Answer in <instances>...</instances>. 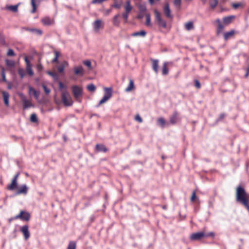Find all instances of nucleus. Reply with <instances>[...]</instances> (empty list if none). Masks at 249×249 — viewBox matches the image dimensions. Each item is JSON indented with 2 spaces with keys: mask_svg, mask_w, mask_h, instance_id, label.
<instances>
[{
  "mask_svg": "<svg viewBox=\"0 0 249 249\" xmlns=\"http://www.w3.org/2000/svg\"><path fill=\"white\" fill-rule=\"evenodd\" d=\"M74 73L76 75L83 76L84 75V69L81 66H75L73 68Z\"/></svg>",
  "mask_w": 249,
  "mask_h": 249,
  "instance_id": "16",
  "label": "nucleus"
},
{
  "mask_svg": "<svg viewBox=\"0 0 249 249\" xmlns=\"http://www.w3.org/2000/svg\"><path fill=\"white\" fill-rule=\"evenodd\" d=\"M119 17H120L119 14H117L114 16L113 19H112V23H113V25L117 26V27L119 26V25L120 23V21L119 19Z\"/></svg>",
  "mask_w": 249,
  "mask_h": 249,
  "instance_id": "22",
  "label": "nucleus"
},
{
  "mask_svg": "<svg viewBox=\"0 0 249 249\" xmlns=\"http://www.w3.org/2000/svg\"><path fill=\"white\" fill-rule=\"evenodd\" d=\"M31 216L29 213L24 211H20L19 214L15 216L13 219H19L22 221H29L31 219Z\"/></svg>",
  "mask_w": 249,
  "mask_h": 249,
  "instance_id": "3",
  "label": "nucleus"
},
{
  "mask_svg": "<svg viewBox=\"0 0 249 249\" xmlns=\"http://www.w3.org/2000/svg\"><path fill=\"white\" fill-rule=\"evenodd\" d=\"M215 236V233L213 232H210L207 233H205V237H211L213 238Z\"/></svg>",
  "mask_w": 249,
  "mask_h": 249,
  "instance_id": "48",
  "label": "nucleus"
},
{
  "mask_svg": "<svg viewBox=\"0 0 249 249\" xmlns=\"http://www.w3.org/2000/svg\"><path fill=\"white\" fill-rule=\"evenodd\" d=\"M143 15L141 13L140 14H139L138 15V16H137V18L139 19H141L143 18Z\"/></svg>",
  "mask_w": 249,
  "mask_h": 249,
  "instance_id": "61",
  "label": "nucleus"
},
{
  "mask_svg": "<svg viewBox=\"0 0 249 249\" xmlns=\"http://www.w3.org/2000/svg\"><path fill=\"white\" fill-rule=\"evenodd\" d=\"M83 63L86 66L89 70H92L91 63L89 60H86L83 62Z\"/></svg>",
  "mask_w": 249,
  "mask_h": 249,
  "instance_id": "39",
  "label": "nucleus"
},
{
  "mask_svg": "<svg viewBox=\"0 0 249 249\" xmlns=\"http://www.w3.org/2000/svg\"><path fill=\"white\" fill-rule=\"evenodd\" d=\"M231 5L233 8L235 9H236L239 7L243 8L245 6L244 4L242 2L233 3Z\"/></svg>",
  "mask_w": 249,
  "mask_h": 249,
  "instance_id": "33",
  "label": "nucleus"
},
{
  "mask_svg": "<svg viewBox=\"0 0 249 249\" xmlns=\"http://www.w3.org/2000/svg\"><path fill=\"white\" fill-rule=\"evenodd\" d=\"M235 34V31L234 30H232L230 32H226L224 34L223 36L225 40H227L230 38L233 37Z\"/></svg>",
  "mask_w": 249,
  "mask_h": 249,
  "instance_id": "19",
  "label": "nucleus"
},
{
  "mask_svg": "<svg viewBox=\"0 0 249 249\" xmlns=\"http://www.w3.org/2000/svg\"><path fill=\"white\" fill-rule=\"evenodd\" d=\"M156 19L158 22V24L160 27H162L163 28H166L167 24L166 21L162 19L160 16V13L157 10L154 11Z\"/></svg>",
  "mask_w": 249,
  "mask_h": 249,
  "instance_id": "6",
  "label": "nucleus"
},
{
  "mask_svg": "<svg viewBox=\"0 0 249 249\" xmlns=\"http://www.w3.org/2000/svg\"><path fill=\"white\" fill-rule=\"evenodd\" d=\"M20 231L23 234L25 240H27L30 236V234L29 231V226L25 225L21 227L20 229Z\"/></svg>",
  "mask_w": 249,
  "mask_h": 249,
  "instance_id": "10",
  "label": "nucleus"
},
{
  "mask_svg": "<svg viewBox=\"0 0 249 249\" xmlns=\"http://www.w3.org/2000/svg\"><path fill=\"white\" fill-rule=\"evenodd\" d=\"M1 74L2 76V80L4 82H6V75H5V69L3 68H1Z\"/></svg>",
  "mask_w": 249,
  "mask_h": 249,
  "instance_id": "45",
  "label": "nucleus"
},
{
  "mask_svg": "<svg viewBox=\"0 0 249 249\" xmlns=\"http://www.w3.org/2000/svg\"><path fill=\"white\" fill-rule=\"evenodd\" d=\"M29 93H31V92H32L33 93L34 96L36 98H37L38 97L39 94V92L36 91L33 88H32L31 87H29Z\"/></svg>",
  "mask_w": 249,
  "mask_h": 249,
  "instance_id": "32",
  "label": "nucleus"
},
{
  "mask_svg": "<svg viewBox=\"0 0 249 249\" xmlns=\"http://www.w3.org/2000/svg\"><path fill=\"white\" fill-rule=\"evenodd\" d=\"M140 11L141 13L142 12H144L146 10V8L145 6L143 5H141L139 7Z\"/></svg>",
  "mask_w": 249,
  "mask_h": 249,
  "instance_id": "52",
  "label": "nucleus"
},
{
  "mask_svg": "<svg viewBox=\"0 0 249 249\" xmlns=\"http://www.w3.org/2000/svg\"><path fill=\"white\" fill-rule=\"evenodd\" d=\"M3 99L4 101V104L6 106H9V93L6 91H2V92Z\"/></svg>",
  "mask_w": 249,
  "mask_h": 249,
  "instance_id": "20",
  "label": "nucleus"
},
{
  "mask_svg": "<svg viewBox=\"0 0 249 249\" xmlns=\"http://www.w3.org/2000/svg\"><path fill=\"white\" fill-rule=\"evenodd\" d=\"M19 176V173H18L15 175L11 180L10 184H8L6 188L10 191H13L17 188L18 186V180Z\"/></svg>",
  "mask_w": 249,
  "mask_h": 249,
  "instance_id": "5",
  "label": "nucleus"
},
{
  "mask_svg": "<svg viewBox=\"0 0 249 249\" xmlns=\"http://www.w3.org/2000/svg\"><path fill=\"white\" fill-rule=\"evenodd\" d=\"M31 31L36 32L37 34L40 35L42 34V31L39 29H32Z\"/></svg>",
  "mask_w": 249,
  "mask_h": 249,
  "instance_id": "57",
  "label": "nucleus"
},
{
  "mask_svg": "<svg viewBox=\"0 0 249 249\" xmlns=\"http://www.w3.org/2000/svg\"><path fill=\"white\" fill-rule=\"evenodd\" d=\"M190 201L191 202H198L199 198L196 196V191H193L192 196L190 198Z\"/></svg>",
  "mask_w": 249,
  "mask_h": 249,
  "instance_id": "30",
  "label": "nucleus"
},
{
  "mask_svg": "<svg viewBox=\"0 0 249 249\" xmlns=\"http://www.w3.org/2000/svg\"><path fill=\"white\" fill-rule=\"evenodd\" d=\"M129 14L124 12L122 14V17L124 19L125 22H126L128 18Z\"/></svg>",
  "mask_w": 249,
  "mask_h": 249,
  "instance_id": "49",
  "label": "nucleus"
},
{
  "mask_svg": "<svg viewBox=\"0 0 249 249\" xmlns=\"http://www.w3.org/2000/svg\"><path fill=\"white\" fill-rule=\"evenodd\" d=\"M135 88L134 83L132 79H129V85L128 87L125 89L126 92H130L134 89Z\"/></svg>",
  "mask_w": 249,
  "mask_h": 249,
  "instance_id": "23",
  "label": "nucleus"
},
{
  "mask_svg": "<svg viewBox=\"0 0 249 249\" xmlns=\"http://www.w3.org/2000/svg\"><path fill=\"white\" fill-rule=\"evenodd\" d=\"M26 70L30 76H32L34 75V72L32 69V65L26 66Z\"/></svg>",
  "mask_w": 249,
  "mask_h": 249,
  "instance_id": "34",
  "label": "nucleus"
},
{
  "mask_svg": "<svg viewBox=\"0 0 249 249\" xmlns=\"http://www.w3.org/2000/svg\"><path fill=\"white\" fill-rule=\"evenodd\" d=\"M61 98L62 102L65 106H71L72 105V99L67 91L62 93Z\"/></svg>",
  "mask_w": 249,
  "mask_h": 249,
  "instance_id": "4",
  "label": "nucleus"
},
{
  "mask_svg": "<svg viewBox=\"0 0 249 249\" xmlns=\"http://www.w3.org/2000/svg\"><path fill=\"white\" fill-rule=\"evenodd\" d=\"M54 54H55V57L52 60V63H53L58 62V57L59 56V53L57 51H55Z\"/></svg>",
  "mask_w": 249,
  "mask_h": 249,
  "instance_id": "40",
  "label": "nucleus"
},
{
  "mask_svg": "<svg viewBox=\"0 0 249 249\" xmlns=\"http://www.w3.org/2000/svg\"><path fill=\"white\" fill-rule=\"evenodd\" d=\"M163 12L165 15V16L170 18H173L172 15L171 13V10L169 7V4L168 3H165L163 6Z\"/></svg>",
  "mask_w": 249,
  "mask_h": 249,
  "instance_id": "14",
  "label": "nucleus"
},
{
  "mask_svg": "<svg viewBox=\"0 0 249 249\" xmlns=\"http://www.w3.org/2000/svg\"><path fill=\"white\" fill-rule=\"evenodd\" d=\"M107 0H92V3H101Z\"/></svg>",
  "mask_w": 249,
  "mask_h": 249,
  "instance_id": "54",
  "label": "nucleus"
},
{
  "mask_svg": "<svg viewBox=\"0 0 249 249\" xmlns=\"http://www.w3.org/2000/svg\"><path fill=\"white\" fill-rule=\"evenodd\" d=\"M37 68L38 71H41L42 69V66L41 64H38L37 66Z\"/></svg>",
  "mask_w": 249,
  "mask_h": 249,
  "instance_id": "62",
  "label": "nucleus"
},
{
  "mask_svg": "<svg viewBox=\"0 0 249 249\" xmlns=\"http://www.w3.org/2000/svg\"><path fill=\"white\" fill-rule=\"evenodd\" d=\"M69 66V63L67 61H64L60 65L57 67V69L59 73L63 72L65 68Z\"/></svg>",
  "mask_w": 249,
  "mask_h": 249,
  "instance_id": "18",
  "label": "nucleus"
},
{
  "mask_svg": "<svg viewBox=\"0 0 249 249\" xmlns=\"http://www.w3.org/2000/svg\"><path fill=\"white\" fill-rule=\"evenodd\" d=\"M104 91L105 92V94L104 95L105 96L107 97L108 98H110L112 96V88H105Z\"/></svg>",
  "mask_w": 249,
  "mask_h": 249,
  "instance_id": "27",
  "label": "nucleus"
},
{
  "mask_svg": "<svg viewBox=\"0 0 249 249\" xmlns=\"http://www.w3.org/2000/svg\"><path fill=\"white\" fill-rule=\"evenodd\" d=\"M42 23L45 26H50L54 23V20L50 17H45L41 19Z\"/></svg>",
  "mask_w": 249,
  "mask_h": 249,
  "instance_id": "12",
  "label": "nucleus"
},
{
  "mask_svg": "<svg viewBox=\"0 0 249 249\" xmlns=\"http://www.w3.org/2000/svg\"><path fill=\"white\" fill-rule=\"evenodd\" d=\"M146 35V32L144 30H141L139 32H134L131 34L132 36H142L144 37Z\"/></svg>",
  "mask_w": 249,
  "mask_h": 249,
  "instance_id": "24",
  "label": "nucleus"
},
{
  "mask_svg": "<svg viewBox=\"0 0 249 249\" xmlns=\"http://www.w3.org/2000/svg\"><path fill=\"white\" fill-rule=\"evenodd\" d=\"M145 16L146 18L145 25L150 27L151 26L150 15L148 13H146Z\"/></svg>",
  "mask_w": 249,
  "mask_h": 249,
  "instance_id": "31",
  "label": "nucleus"
},
{
  "mask_svg": "<svg viewBox=\"0 0 249 249\" xmlns=\"http://www.w3.org/2000/svg\"><path fill=\"white\" fill-rule=\"evenodd\" d=\"M236 201L243 205L249 212V195L241 185L238 186L236 189Z\"/></svg>",
  "mask_w": 249,
  "mask_h": 249,
  "instance_id": "1",
  "label": "nucleus"
},
{
  "mask_svg": "<svg viewBox=\"0 0 249 249\" xmlns=\"http://www.w3.org/2000/svg\"><path fill=\"white\" fill-rule=\"evenodd\" d=\"M73 95L75 99H78L82 95L83 89L78 86H73L71 87Z\"/></svg>",
  "mask_w": 249,
  "mask_h": 249,
  "instance_id": "7",
  "label": "nucleus"
},
{
  "mask_svg": "<svg viewBox=\"0 0 249 249\" xmlns=\"http://www.w3.org/2000/svg\"><path fill=\"white\" fill-rule=\"evenodd\" d=\"M205 233L204 231L193 233L190 236L191 241L200 240L205 237Z\"/></svg>",
  "mask_w": 249,
  "mask_h": 249,
  "instance_id": "8",
  "label": "nucleus"
},
{
  "mask_svg": "<svg viewBox=\"0 0 249 249\" xmlns=\"http://www.w3.org/2000/svg\"><path fill=\"white\" fill-rule=\"evenodd\" d=\"M96 149L98 151H102L106 152L107 151V149L104 144H97L96 145Z\"/></svg>",
  "mask_w": 249,
  "mask_h": 249,
  "instance_id": "26",
  "label": "nucleus"
},
{
  "mask_svg": "<svg viewBox=\"0 0 249 249\" xmlns=\"http://www.w3.org/2000/svg\"><path fill=\"white\" fill-rule=\"evenodd\" d=\"M148 1L151 5H153L154 3V0H148Z\"/></svg>",
  "mask_w": 249,
  "mask_h": 249,
  "instance_id": "64",
  "label": "nucleus"
},
{
  "mask_svg": "<svg viewBox=\"0 0 249 249\" xmlns=\"http://www.w3.org/2000/svg\"><path fill=\"white\" fill-rule=\"evenodd\" d=\"M24 60H25V63H26V66L31 65V64L30 63V61L29 60V59L27 58V57H25L24 58Z\"/></svg>",
  "mask_w": 249,
  "mask_h": 249,
  "instance_id": "58",
  "label": "nucleus"
},
{
  "mask_svg": "<svg viewBox=\"0 0 249 249\" xmlns=\"http://www.w3.org/2000/svg\"><path fill=\"white\" fill-rule=\"evenodd\" d=\"M174 3L175 5L179 6L181 3V0H174Z\"/></svg>",
  "mask_w": 249,
  "mask_h": 249,
  "instance_id": "55",
  "label": "nucleus"
},
{
  "mask_svg": "<svg viewBox=\"0 0 249 249\" xmlns=\"http://www.w3.org/2000/svg\"><path fill=\"white\" fill-rule=\"evenodd\" d=\"M235 18V17L234 16L225 17L223 18V23L221 22V21L219 18L216 19L215 22L217 24V35H219L221 33L225 28V26L231 24Z\"/></svg>",
  "mask_w": 249,
  "mask_h": 249,
  "instance_id": "2",
  "label": "nucleus"
},
{
  "mask_svg": "<svg viewBox=\"0 0 249 249\" xmlns=\"http://www.w3.org/2000/svg\"><path fill=\"white\" fill-rule=\"evenodd\" d=\"M217 3H218L217 0H213L211 1L210 2L211 7L212 9L214 8L217 5Z\"/></svg>",
  "mask_w": 249,
  "mask_h": 249,
  "instance_id": "42",
  "label": "nucleus"
},
{
  "mask_svg": "<svg viewBox=\"0 0 249 249\" xmlns=\"http://www.w3.org/2000/svg\"><path fill=\"white\" fill-rule=\"evenodd\" d=\"M23 102V109H25L29 107H33V105L30 100H27L25 97L22 98Z\"/></svg>",
  "mask_w": 249,
  "mask_h": 249,
  "instance_id": "17",
  "label": "nucleus"
},
{
  "mask_svg": "<svg viewBox=\"0 0 249 249\" xmlns=\"http://www.w3.org/2000/svg\"><path fill=\"white\" fill-rule=\"evenodd\" d=\"M94 31L97 33L100 29L104 28V22L101 19H97L93 23Z\"/></svg>",
  "mask_w": 249,
  "mask_h": 249,
  "instance_id": "9",
  "label": "nucleus"
},
{
  "mask_svg": "<svg viewBox=\"0 0 249 249\" xmlns=\"http://www.w3.org/2000/svg\"><path fill=\"white\" fill-rule=\"evenodd\" d=\"M225 116H226L225 113H222L220 114V115H219V117L218 119V121H220L223 120L224 118L225 117Z\"/></svg>",
  "mask_w": 249,
  "mask_h": 249,
  "instance_id": "53",
  "label": "nucleus"
},
{
  "mask_svg": "<svg viewBox=\"0 0 249 249\" xmlns=\"http://www.w3.org/2000/svg\"><path fill=\"white\" fill-rule=\"evenodd\" d=\"M249 66L248 67V68L246 69V73L245 74V77H247L249 76Z\"/></svg>",
  "mask_w": 249,
  "mask_h": 249,
  "instance_id": "59",
  "label": "nucleus"
},
{
  "mask_svg": "<svg viewBox=\"0 0 249 249\" xmlns=\"http://www.w3.org/2000/svg\"><path fill=\"white\" fill-rule=\"evenodd\" d=\"M30 121L32 123H37L38 119L36 114L33 113L31 114L30 117Z\"/></svg>",
  "mask_w": 249,
  "mask_h": 249,
  "instance_id": "36",
  "label": "nucleus"
},
{
  "mask_svg": "<svg viewBox=\"0 0 249 249\" xmlns=\"http://www.w3.org/2000/svg\"><path fill=\"white\" fill-rule=\"evenodd\" d=\"M125 13L129 14V13L132 10L133 7L131 5L130 1L128 0L125 3V5L124 6Z\"/></svg>",
  "mask_w": 249,
  "mask_h": 249,
  "instance_id": "21",
  "label": "nucleus"
},
{
  "mask_svg": "<svg viewBox=\"0 0 249 249\" xmlns=\"http://www.w3.org/2000/svg\"><path fill=\"white\" fill-rule=\"evenodd\" d=\"M42 87L46 94H48L50 93V89H48L45 85H43Z\"/></svg>",
  "mask_w": 249,
  "mask_h": 249,
  "instance_id": "50",
  "label": "nucleus"
},
{
  "mask_svg": "<svg viewBox=\"0 0 249 249\" xmlns=\"http://www.w3.org/2000/svg\"><path fill=\"white\" fill-rule=\"evenodd\" d=\"M109 98L108 97L107 98V96L106 97L104 96L103 98L100 101L99 104L98 105V107L101 105L102 104L105 103L106 102H107Z\"/></svg>",
  "mask_w": 249,
  "mask_h": 249,
  "instance_id": "44",
  "label": "nucleus"
},
{
  "mask_svg": "<svg viewBox=\"0 0 249 249\" xmlns=\"http://www.w3.org/2000/svg\"><path fill=\"white\" fill-rule=\"evenodd\" d=\"M135 119L139 123H142V119L139 115H137L135 116Z\"/></svg>",
  "mask_w": 249,
  "mask_h": 249,
  "instance_id": "51",
  "label": "nucleus"
},
{
  "mask_svg": "<svg viewBox=\"0 0 249 249\" xmlns=\"http://www.w3.org/2000/svg\"><path fill=\"white\" fill-rule=\"evenodd\" d=\"M194 83H195V86L196 89H200L201 84L198 80L195 79L194 80Z\"/></svg>",
  "mask_w": 249,
  "mask_h": 249,
  "instance_id": "46",
  "label": "nucleus"
},
{
  "mask_svg": "<svg viewBox=\"0 0 249 249\" xmlns=\"http://www.w3.org/2000/svg\"><path fill=\"white\" fill-rule=\"evenodd\" d=\"M59 87L60 89L64 88V85L62 82H59Z\"/></svg>",
  "mask_w": 249,
  "mask_h": 249,
  "instance_id": "60",
  "label": "nucleus"
},
{
  "mask_svg": "<svg viewBox=\"0 0 249 249\" xmlns=\"http://www.w3.org/2000/svg\"><path fill=\"white\" fill-rule=\"evenodd\" d=\"M28 187L26 184H24L19 187L16 192V195L21 194L26 195L28 193Z\"/></svg>",
  "mask_w": 249,
  "mask_h": 249,
  "instance_id": "13",
  "label": "nucleus"
},
{
  "mask_svg": "<svg viewBox=\"0 0 249 249\" xmlns=\"http://www.w3.org/2000/svg\"><path fill=\"white\" fill-rule=\"evenodd\" d=\"M48 73L51 75V76H54L55 75V74L53 72H51V71H49L48 72Z\"/></svg>",
  "mask_w": 249,
  "mask_h": 249,
  "instance_id": "63",
  "label": "nucleus"
},
{
  "mask_svg": "<svg viewBox=\"0 0 249 249\" xmlns=\"http://www.w3.org/2000/svg\"><path fill=\"white\" fill-rule=\"evenodd\" d=\"M179 120L178 113L177 111H175L170 117V123L172 124H175Z\"/></svg>",
  "mask_w": 249,
  "mask_h": 249,
  "instance_id": "15",
  "label": "nucleus"
},
{
  "mask_svg": "<svg viewBox=\"0 0 249 249\" xmlns=\"http://www.w3.org/2000/svg\"><path fill=\"white\" fill-rule=\"evenodd\" d=\"M76 244L74 241L69 242L67 249H76Z\"/></svg>",
  "mask_w": 249,
  "mask_h": 249,
  "instance_id": "35",
  "label": "nucleus"
},
{
  "mask_svg": "<svg viewBox=\"0 0 249 249\" xmlns=\"http://www.w3.org/2000/svg\"><path fill=\"white\" fill-rule=\"evenodd\" d=\"M112 6L115 8L119 9V8H120L121 5L120 3H115Z\"/></svg>",
  "mask_w": 249,
  "mask_h": 249,
  "instance_id": "56",
  "label": "nucleus"
},
{
  "mask_svg": "<svg viewBox=\"0 0 249 249\" xmlns=\"http://www.w3.org/2000/svg\"><path fill=\"white\" fill-rule=\"evenodd\" d=\"M6 64L8 67H13L15 65V62L14 61L11 60H6Z\"/></svg>",
  "mask_w": 249,
  "mask_h": 249,
  "instance_id": "43",
  "label": "nucleus"
},
{
  "mask_svg": "<svg viewBox=\"0 0 249 249\" xmlns=\"http://www.w3.org/2000/svg\"><path fill=\"white\" fill-rule=\"evenodd\" d=\"M87 89L89 91L94 92L96 89V87L93 84H90L87 86Z\"/></svg>",
  "mask_w": 249,
  "mask_h": 249,
  "instance_id": "38",
  "label": "nucleus"
},
{
  "mask_svg": "<svg viewBox=\"0 0 249 249\" xmlns=\"http://www.w3.org/2000/svg\"><path fill=\"white\" fill-rule=\"evenodd\" d=\"M169 69L168 68V63L164 62L162 68V73L164 75H167L168 73Z\"/></svg>",
  "mask_w": 249,
  "mask_h": 249,
  "instance_id": "25",
  "label": "nucleus"
},
{
  "mask_svg": "<svg viewBox=\"0 0 249 249\" xmlns=\"http://www.w3.org/2000/svg\"><path fill=\"white\" fill-rule=\"evenodd\" d=\"M18 73L21 78H23L25 75V71L22 69H19L18 70Z\"/></svg>",
  "mask_w": 249,
  "mask_h": 249,
  "instance_id": "41",
  "label": "nucleus"
},
{
  "mask_svg": "<svg viewBox=\"0 0 249 249\" xmlns=\"http://www.w3.org/2000/svg\"><path fill=\"white\" fill-rule=\"evenodd\" d=\"M7 55L9 56H13L15 55V53L12 49H9L7 53Z\"/></svg>",
  "mask_w": 249,
  "mask_h": 249,
  "instance_id": "47",
  "label": "nucleus"
},
{
  "mask_svg": "<svg viewBox=\"0 0 249 249\" xmlns=\"http://www.w3.org/2000/svg\"><path fill=\"white\" fill-rule=\"evenodd\" d=\"M157 123L162 128L164 127L165 126L166 124L165 120L162 117H160V118L158 119V120H157Z\"/></svg>",
  "mask_w": 249,
  "mask_h": 249,
  "instance_id": "28",
  "label": "nucleus"
},
{
  "mask_svg": "<svg viewBox=\"0 0 249 249\" xmlns=\"http://www.w3.org/2000/svg\"><path fill=\"white\" fill-rule=\"evenodd\" d=\"M150 60L151 62L152 68L153 70L154 71L156 74H158L159 71V60L153 58H150Z\"/></svg>",
  "mask_w": 249,
  "mask_h": 249,
  "instance_id": "11",
  "label": "nucleus"
},
{
  "mask_svg": "<svg viewBox=\"0 0 249 249\" xmlns=\"http://www.w3.org/2000/svg\"><path fill=\"white\" fill-rule=\"evenodd\" d=\"M185 29L187 31H190L194 28V26L193 22L189 21L185 24Z\"/></svg>",
  "mask_w": 249,
  "mask_h": 249,
  "instance_id": "29",
  "label": "nucleus"
},
{
  "mask_svg": "<svg viewBox=\"0 0 249 249\" xmlns=\"http://www.w3.org/2000/svg\"><path fill=\"white\" fill-rule=\"evenodd\" d=\"M19 4H17L16 5H10L8 7V9L16 12L18 11V7Z\"/></svg>",
  "mask_w": 249,
  "mask_h": 249,
  "instance_id": "37",
  "label": "nucleus"
}]
</instances>
